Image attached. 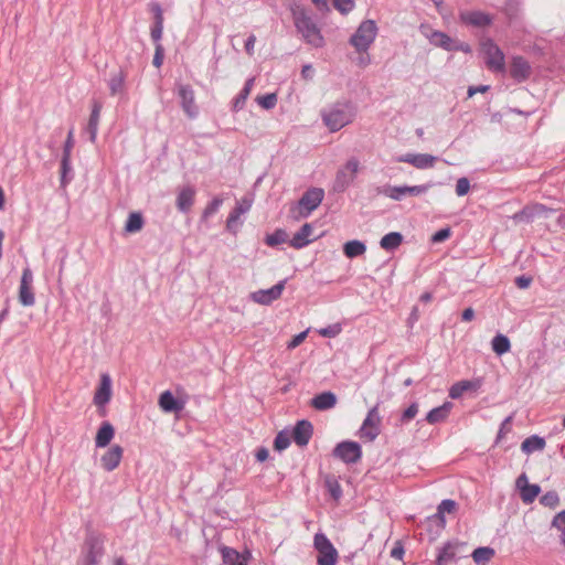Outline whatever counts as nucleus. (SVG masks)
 <instances>
[{"label":"nucleus","instance_id":"1","mask_svg":"<svg viewBox=\"0 0 565 565\" xmlns=\"http://www.w3.org/2000/svg\"><path fill=\"white\" fill-rule=\"evenodd\" d=\"M355 116L356 107L350 100H337L321 109V119L331 132L350 125Z\"/></svg>","mask_w":565,"mask_h":565},{"label":"nucleus","instance_id":"2","mask_svg":"<svg viewBox=\"0 0 565 565\" xmlns=\"http://www.w3.org/2000/svg\"><path fill=\"white\" fill-rule=\"evenodd\" d=\"M290 11L295 26L301 34L303 41L316 49L322 47L324 45V39L307 10L301 4L294 2L290 6Z\"/></svg>","mask_w":565,"mask_h":565},{"label":"nucleus","instance_id":"3","mask_svg":"<svg viewBox=\"0 0 565 565\" xmlns=\"http://www.w3.org/2000/svg\"><path fill=\"white\" fill-rule=\"evenodd\" d=\"M379 33L377 24L374 20L362 21L354 33L349 39V44L356 53L369 52Z\"/></svg>","mask_w":565,"mask_h":565},{"label":"nucleus","instance_id":"4","mask_svg":"<svg viewBox=\"0 0 565 565\" xmlns=\"http://www.w3.org/2000/svg\"><path fill=\"white\" fill-rule=\"evenodd\" d=\"M481 53L487 67L494 72L505 73V57L502 50L490 39L481 42Z\"/></svg>","mask_w":565,"mask_h":565},{"label":"nucleus","instance_id":"5","mask_svg":"<svg viewBox=\"0 0 565 565\" xmlns=\"http://www.w3.org/2000/svg\"><path fill=\"white\" fill-rule=\"evenodd\" d=\"M105 537L97 533H89L84 544L83 565H97L104 556Z\"/></svg>","mask_w":565,"mask_h":565},{"label":"nucleus","instance_id":"6","mask_svg":"<svg viewBox=\"0 0 565 565\" xmlns=\"http://www.w3.org/2000/svg\"><path fill=\"white\" fill-rule=\"evenodd\" d=\"M359 170V159L355 157L350 158L347 163L338 170L333 182V191L339 193L344 192L354 181Z\"/></svg>","mask_w":565,"mask_h":565},{"label":"nucleus","instance_id":"7","mask_svg":"<svg viewBox=\"0 0 565 565\" xmlns=\"http://www.w3.org/2000/svg\"><path fill=\"white\" fill-rule=\"evenodd\" d=\"M313 545L318 552V565H335L339 556L338 551L323 533L315 535Z\"/></svg>","mask_w":565,"mask_h":565},{"label":"nucleus","instance_id":"8","mask_svg":"<svg viewBox=\"0 0 565 565\" xmlns=\"http://www.w3.org/2000/svg\"><path fill=\"white\" fill-rule=\"evenodd\" d=\"M175 93L180 98V105L184 114L194 119L199 115V107L195 104V95L193 88L188 84L178 83Z\"/></svg>","mask_w":565,"mask_h":565},{"label":"nucleus","instance_id":"9","mask_svg":"<svg viewBox=\"0 0 565 565\" xmlns=\"http://www.w3.org/2000/svg\"><path fill=\"white\" fill-rule=\"evenodd\" d=\"M434 183L429 182L419 185H394L387 186L383 190V194L394 201H401L405 195L418 196L426 193Z\"/></svg>","mask_w":565,"mask_h":565},{"label":"nucleus","instance_id":"10","mask_svg":"<svg viewBox=\"0 0 565 565\" xmlns=\"http://www.w3.org/2000/svg\"><path fill=\"white\" fill-rule=\"evenodd\" d=\"M419 31L430 44L437 47H441L446 51H455L458 47L454 39L441 31L433 30L428 24H422Z\"/></svg>","mask_w":565,"mask_h":565},{"label":"nucleus","instance_id":"11","mask_svg":"<svg viewBox=\"0 0 565 565\" xmlns=\"http://www.w3.org/2000/svg\"><path fill=\"white\" fill-rule=\"evenodd\" d=\"M333 456L345 463H355L362 457V449L356 441H341L334 447Z\"/></svg>","mask_w":565,"mask_h":565},{"label":"nucleus","instance_id":"12","mask_svg":"<svg viewBox=\"0 0 565 565\" xmlns=\"http://www.w3.org/2000/svg\"><path fill=\"white\" fill-rule=\"evenodd\" d=\"M19 301L24 307H32L35 303L33 292V273L29 267L22 270L19 286Z\"/></svg>","mask_w":565,"mask_h":565},{"label":"nucleus","instance_id":"13","mask_svg":"<svg viewBox=\"0 0 565 565\" xmlns=\"http://www.w3.org/2000/svg\"><path fill=\"white\" fill-rule=\"evenodd\" d=\"M324 198V191L320 188L309 189L299 200L300 214L307 217L315 211Z\"/></svg>","mask_w":565,"mask_h":565},{"label":"nucleus","instance_id":"14","mask_svg":"<svg viewBox=\"0 0 565 565\" xmlns=\"http://www.w3.org/2000/svg\"><path fill=\"white\" fill-rule=\"evenodd\" d=\"M380 415L377 407L369 411L363 424L360 428L359 435L362 439L373 441L380 435Z\"/></svg>","mask_w":565,"mask_h":565},{"label":"nucleus","instance_id":"15","mask_svg":"<svg viewBox=\"0 0 565 565\" xmlns=\"http://www.w3.org/2000/svg\"><path fill=\"white\" fill-rule=\"evenodd\" d=\"M286 280H280L268 289H259L250 294V299L259 305L268 306L275 300L279 299L284 289Z\"/></svg>","mask_w":565,"mask_h":565},{"label":"nucleus","instance_id":"16","mask_svg":"<svg viewBox=\"0 0 565 565\" xmlns=\"http://www.w3.org/2000/svg\"><path fill=\"white\" fill-rule=\"evenodd\" d=\"M395 161L409 163L417 169L424 170L433 168L437 157L428 153H405L396 157Z\"/></svg>","mask_w":565,"mask_h":565},{"label":"nucleus","instance_id":"17","mask_svg":"<svg viewBox=\"0 0 565 565\" xmlns=\"http://www.w3.org/2000/svg\"><path fill=\"white\" fill-rule=\"evenodd\" d=\"M250 207H252V201L249 199L244 198L241 201H238L236 206L234 207V210L230 213V215L227 217L226 228L230 232L235 233L241 225L239 217L243 214L247 213L250 210Z\"/></svg>","mask_w":565,"mask_h":565},{"label":"nucleus","instance_id":"18","mask_svg":"<svg viewBox=\"0 0 565 565\" xmlns=\"http://www.w3.org/2000/svg\"><path fill=\"white\" fill-rule=\"evenodd\" d=\"M221 553L223 562L226 565H248L252 558V553L247 550L239 553L232 547L224 546L221 548Z\"/></svg>","mask_w":565,"mask_h":565},{"label":"nucleus","instance_id":"19","mask_svg":"<svg viewBox=\"0 0 565 565\" xmlns=\"http://www.w3.org/2000/svg\"><path fill=\"white\" fill-rule=\"evenodd\" d=\"M124 449L119 445L111 446L100 458L102 467L106 471L115 470L122 458Z\"/></svg>","mask_w":565,"mask_h":565},{"label":"nucleus","instance_id":"20","mask_svg":"<svg viewBox=\"0 0 565 565\" xmlns=\"http://www.w3.org/2000/svg\"><path fill=\"white\" fill-rule=\"evenodd\" d=\"M312 431L313 427L310 422L300 420L292 430V439L300 447L307 446L312 436Z\"/></svg>","mask_w":565,"mask_h":565},{"label":"nucleus","instance_id":"21","mask_svg":"<svg viewBox=\"0 0 565 565\" xmlns=\"http://www.w3.org/2000/svg\"><path fill=\"white\" fill-rule=\"evenodd\" d=\"M460 20L473 26H486L492 21L491 17L482 11H462L460 13Z\"/></svg>","mask_w":565,"mask_h":565},{"label":"nucleus","instance_id":"22","mask_svg":"<svg viewBox=\"0 0 565 565\" xmlns=\"http://www.w3.org/2000/svg\"><path fill=\"white\" fill-rule=\"evenodd\" d=\"M111 396V379L108 374H102L100 384L97 388L94 402L98 406L107 404Z\"/></svg>","mask_w":565,"mask_h":565},{"label":"nucleus","instance_id":"23","mask_svg":"<svg viewBox=\"0 0 565 565\" xmlns=\"http://www.w3.org/2000/svg\"><path fill=\"white\" fill-rule=\"evenodd\" d=\"M102 108H103V105L100 102H98V100L93 102L92 113H90L88 125H87V131L89 134V140L92 142H95L96 137H97Z\"/></svg>","mask_w":565,"mask_h":565},{"label":"nucleus","instance_id":"24","mask_svg":"<svg viewBox=\"0 0 565 565\" xmlns=\"http://www.w3.org/2000/svg\"><path fill=\"white\" fill-rule=\"evenodd\" d=\"M510 74L516 81H524L530 75V65L521 56H514L511 62Z\"/></svg>","mask_w":565,"mask_h":565},{"label":"nucleus","instance_id":"25","mask_svg":"<svg viewBox=\"0 0 565 565\" xmlns=\"http://www.w3.org/2000/svg\"><path fill=\"white\" fill-rule=\"evenodd\" d=\"M195 190L192 186L181 189L177 196V207L183 213H188L194 203Z\"/></svg>","mask_w":565,"mask_h":565},{"label":"nucleus","instance_id":"26","mask_svg":"<svg viewBox=\"0 0 565 565\" xmlns=\"http://www.w3.org/2000/svg\"><path fill=\"white\" fill-rule=\"evenodd\" d=\"M158 403L166 413H177L183 409V403L178 401L170 391L161 393Z\"/></svg>","mask_w":565,"mask_h":565},{"label":"nucleus","instance_id":"27","mask_svg":"<svg viewBox=\"0 0 565 565\" xmlns=\"http://www.w3.org/2000/svg\"><path fill=\"white\" fill-rule=\"evenodd\" d=\"M337 404V396L332 392H323L311 399V406L318 411L333 408Z\"/></svg>","mask_w":565,"mask_h":565},{"label":"nucleus","instance_id":"28","mask_svg":"<svg viewBox=\"0 0 565 565\" xmlns=\"http://www.w3.org/2000/svg\"><path fill=\"white\" fill-rule=\"evenodd\" d=\"M481 386V381H460L455 383L449 390V396L457 399L462 396L467 391H478Z\"/></svg>","mask_w":565,"mask_h":565},{"label":"nucleus","instance_id":"29","mask_svg":"<svg viewBox=\"0 0 565 565\" xmlns=\"http://www.w3.org/2000/svg\"><path fill=\"white\" fill-rule=\"evenodd\" d=\"M115 429L113 425L108 422H104L102 426L99 427L96 438H95V445L98 448H104L109 445L111 439L114 438Z\"/></svg>","mask_w":565,"mask_h":565},{"label":"nucleus","instance_id":"30","mask_svg":"<svg viewBox=\"0 0 565 565\" xmlns=\"http://www.w3.org/2000/svg\"><path fill=\"white\" fill-rule=\"evenodd\" d=\"M311 234H312L311 225L308 223L303 224L301 226V228L290 239V245L297 249L307 246L311 242V239H310Z\"/></svg>","mask_w":565,"mask_h":565},{"label":"nucleus","instance_id":"31","mask_svg":"<svg viewBox=\"0 0 565 565\" xmlns=\"http://www.w3.org/2000/svg\"><path fill=\"white\" fill-rule=\"evenodd\" d=\"M126 74L122 70L114 72L108 81L110 95L115 96L124 93Z\"/></svg>","mask_w":565,"mask_h":565},{"label":"nucleus","instance_id":"32","mask_svg":"<svg viewBox=\"0 0 565 565\" xmlns=\"http://www.w3.org/2000/svg\"><path fill=\"white\" fill-rule=\"evenodd\" d=\"M451 403L446 402L439 407H435L426 415V420L429 424H437L445 420L451 409Z\"/></svg>","mask_w":565,"mask_h":565},{"label":"nucleus","instance_id":"33","mask_svg":"<svg viewBox=\"0 0 565 565\" xmlns=\"http://www.w3.org/2000/svg\"><path fill=\"white\" fill-rule=\"evenodd\" d=\"M457 545L448 543L439 552L436 565H450L456 561Z\"/></svg>","mask_w":565,"mask_h":565},{"label":"nucleus","instance_id":"34","mask_svg":"<svg viewBox=\"0 0 565 565\" xmlns=\"http://www.w3.org/2000/svg\"><path fill=\"white\" fill-rule=\"evenodd\" d=\"M152 11L154 12V24L151 29V38L154 42H159L163 32V13L158 3L153 4Z\"/></svg>","mask_w":565,"mask_h":565},{"label":"nucleus","instance_id":"35","mask_svg":"<svg viewBox=\"0 0 565 565\" xmlns=\"http://www.w3.org/2000/svg\"><path fill=\"white\" fill-rule=\"evenodd\" d=\"M254 83H255V78L252 77V78H248L246 82H245V85L243 87V89L241 90V93L235 97L234 102H233V110L234 111H238L241 109H243V107L245 106V103H246V99L248 98L253 87H254Z\"/></svg>","mask_w":565,"mask_h":565},{"label":"nucleus","instance_id":"36","mask_svg":"<svg viewBox=\"0 0 565 565\" xmlns=\"http://www.w3.org/2000/svg\"><path fill=\"white\" fill-rule=\"evenodd\" d=\"M365 252V244L358 239L349 241L343 245V253L348 258L362 256Z\"/></svg>","mask_w":565,"mask_h":565},{"label":"nucleus","instance_id":"37","mask_svg":"<svg viewBox=\"0 0 565 565\" xmlns=\"http://www.w3.org/2000/svg\"><path fill=\"white\" fill-rule=\"evenodd\" d=\"M403 242V235L398 232H391L384 235L380 241V246L385 250H394Z\"/></svg>","mask_w":565,"mask_h":565},{"label":"nucleus","instance_id":"38","mask_svg":"<svg viewBox=\"0 0 565 565\" xmlns=\"http://www.w3.org/2000/svg\"><path fill=\"white\" fill-rule=\"evenodd\" d=\"M544 447L545 440L536 435L527 437L521 445V449L525 454H532L537 450H543Z\"/></svg>","mask_w":565,"mask_h":565},{"label":"nucleus","instance_id":"39","mask_svg":"<svg viewBox=\"0 0 565 565\" xmlns=\"http://www.w3.org/2000/svg\"><path fill=\"white\" fill-rule=\"evenodd\" d=\"M491 347L493 352H495L498 355H502L510 351L511 343L507 335L499 333L492 339Z\"/></svg>","mask_w":565,"mask_h":565},{"label":"nucleus","instance_id":"40","mask_svg":"<svg viewBox=\"0 0 565 565\" xmlns=\"http://www.w3.org/2000/svg\"><path fill=\"white\" fill-rule=\"evenodd\" d=\"M143 226L142 215L138 212H132L129 214L128 220L125 225V230L128 233H137Z\"/></svg>","mask_w":565,"mask_h":565},{"label":"nucleus","instance_id":"41","mask_svg":"<svg viewBox=\"0 0 565 565\" xmlns=\"http://www.w3.org/2000/svg\"><path fill=\"white\" fill-rule=\"evenodd\" d=\"M494 550L489 546L478 547L472 552V558L477 564L489 562L494 556Z\"/></svg>","mask_w":565,"mask_h":565},{"label":"nucleus","instance_id":"42","mask_svg":"<svg viewBox=\"0 0 565 565\" xmlns=\"http://www.w3.org/2000/svg\"><path fill=\"white\" fill-rule=\"evenodd\" d=\"M456 507L457 503L450 499H446L440 502L435 516L439 519L443 526L446 523L445 513H452L456 510Z\"/></svg>","mask_w":565,"mask_h":565},{"label":"nucleus","instance_id":"43","mask_svg":"<svg viewBox=\"0 0 565 565\" xmlns=\"http://www.w3.org/2000/svg\"><path fill=\"white\" fill-rule=\"evenodd\" d=\"M540 492H541V487L539 484L530 483L527 487H525L524 489H522L520 491V497H521V500L525 504H530L536 499V497L540 494Z\"/></svg>","mask_w":565,"mask_h":565},{"label":"nucleus","instance_id":"44","mask_svg":"<svg viewBox=\"0 0 565 565\" xmlns=\"http://www.w3.org/2000/svg\"><path fill=\"white\" fill-rule=\"evenodd\" d=\"M551 526L561 533L559 542L565 545V510H562L553 518Z\"/></svg>","mask_w":565,"mask_h":565},{"label":"nucleus","instance_id":"45","mask_svg":"<svg viewBox=\"0 0 565 565\" xmlns=\"http://www.w3.org/2000/svg\"><path fill=\"white\" fill-rule=\"evenodd\" d=\"M288 241V234L284 230H276L273 234L266 237V244L269 246H276Z\"/></svg>","mask_w":565,"mask_h":565},{"label":"nucleus","instance_id":"46","mask_svg":"<svg viewBox=\"0 0 565 565\" xmlns=\"http://www.w3.org/2000/svg\"><path fill=\"white\" fill-rule=\"evenodd\" d=\"M71 156L63 153L61 160V184L65 186L68 183L67 173L71 172Z\"/></svg>","mask_w":565,"mask_h":565},{"label":"nucleus","instance_id":"47","mask_svg":"<svg viewBox=\"0 0 565 565\" xmlns=\"http://www.w3.org/2000/svg\"><path fill=\"white\" fill-rule=\"evenodd\" d=\"M540 503L544 507L555 509L559 504V497L556 491H548L540 498Z\"/></svg>","mask_w":565,"mask_h":565},{"label":"nucleus","instance_id":"48","mask_svg":"<svg viewBox=\"0 0 565 565\" xmlns=\"http://www.w3.org/2000/svg\"><path fill=\"white\" fill-rule=\"evenodd\" d=\"M290 445V435L286 431H280L277 434L274 440V447L278 451H282L287 449Z\"/></svg>","mask_w":565,"mask_h":565},{"label":"nucleus","instance_id":"49","mask_svg":"<svg viewBox=\"0 0 565 565\" xmlns=\"http://www.w3.org/2000/svg\"><path fill=\"white\" fill-rule=\"evenodd\" d=\"M256 102L264 109H271L277 104V96H276V94H273V93L262 95L256 98Z\"/></svg>","mask_w":565,"mask_h":565},{"label":"nucleus","instance_id":"50","mask_svg":"<svg viewBox=\"0 0 565 565\" xmlns=\"http://www.w3.org/2000/svg\"><path fill=\"white\" fill-rule=\"evenodd\" d=\"M326 486L328 488V491L329 493L331 494V497L335 500L340 499L341 495H342V489H341V486L340 483L333 479V478H328L326 480Z\"/></svg>","mask_w":565,"mask_h":565},{"label":"nucleus","instance_id":"51","mask_svg":"<svg viewBox=\"0 0 565 565\" xmlns=\"http://www.w3.org/2000/svg\"><path fill=\"white\" fill-rule=\"evenodd\" d=\"M223 204L222 198H214L203 211V218H209L214 215Z\"/></svg>","mask_w":565,"mask_h":565},{"label":"nucleus","instance_id":"52","mask_svg":"<svg viewBox=\"0 0 565 565\" xmlns=\"http://www.w3.org/2000/svg\"><path fill=\"white\" fill-rule=\"evenodd\" d=\"M469 190L470 181L466 177L459 178L456 183V194L458 196H463L468 194Z\"/></svg>","mask_w":565,"mask_h":565},{"label":"nucleus","instance_id":"53","mask_svg":"<svg viewBox=\"0 0 565 565\" xmlns=\"http://www.w3.org/2000/svg\"><path fill=\"white\" fill-rule=\"evenodd\" d=\"M342 328L339 323L328 326L327 328L320 329L318 332L324 338H334L341 332Z\"/></svg>","mask_w":565,"mask_h":565},{"label":"nucleus","instance_id":"54","mask_svg":"<svg viewBox=\"0 0 565 565\" xmlns=\"http://www.w3.org/2000/svg\"><path fill=\"white\" fill-rule=\"evenodd\" d=\"M417 413H418V404L417 403L411 404L402 414L401 422L403 424L411 422L417 415Z\"/></svg>","mask_w":565,"mask_h":565},{"label":"nucleus","instance_id":"55","mask_svg":"<svg viewBox=\"0 0 565 565\" xmlns=\"http://www.w3.org/2000/svg\"><path fill=\"white\" fill-rule=\"evenodd\" d=\"M333 6L341 13H348L353 10L354 1L353 0H332Z\"/></svg>","mask_w":565,"mask_h":565},{"label":"nucleus","instance_id":"56","mask_svg":"<svg viewBox=\"0 0 565 565\" xmlns=\"http://www.w3.org/2000/svg\"><path fill=\"white\" fill-rule=\"evenodd\" d=\"M450 235H451V231L449 227L441 228V230L437 231L431 236V242L433 243H441V242L446 241L447 238H449Z\"/></svg>","mask_w":565,"mask_h":565},{"label":"nucleus","instance_id":"57","mask_svg":"<svg viewBox=\"0 0 565 565\" xmlns=\"http://www.w3.org/2000/svg\"><path fill=\"white\" fill-rule=\"evenodd\" d=\"M533 217V210L525 207L522 211L514 214L513 218L516 222H530Z\"/></svg>","mask_w":565,"mask_h":565},{"label":"nucleus","instance_id":"58","mask_svg":"<svg viewBox=\"0 0 565 565\" xmlns=\"http://www.w3.org/2000/svg\"><path fill=\"white\" fill-rule=\"evenodd\" d=\"M307 334H308V331L306 330V331L300 332L297 335H295L292 338V340L288 343V348L289 349H295L298 345H300L305 341Z\"/></svg>","mask_w":565,"mask_h":565},{"label":"nucleus","instance_id":"59","mask_svg":"<svg viewBox=\"0 0 565 565\" xmlns=\"http://www.w3.org/2000/svg\"><path fill=\"white\" fill-rule=\"evenodd\" d=\"M162 62H163V47L160 44H157L152 63L156 67H160L162 65Z\"/></svg>","mask_w":565,"mask_h":565},{"label":"nucleus","instance_id":"60","mask_svg":"<svg viewBox=\"0 0 565 565\" xmlns=\"http://www.w3.org/2000/svg\"><path fill=\"white\" fill-rule=\"evenodd\" d=\"M512 418L513 416H508L501 424L500 426V429H499V433H498V438H501L504 434L509 433L510 431V426H511V423H512Z\"/></svg>","mask_w":565,"mask_h":565},{"label":"nucleus","instance_id":"61","mask_svg":"<svg viewBox=\"0 0 565 565\" xmlns=\"http://www.w3.org/2000/svg\"><path fill=\"white\" fill-rule=\"evenodd\" d=\"M356 64L360 67H366L371 64V57L369 55V52L358 53Z\"/></svg>","mask_w":565,"mask_h":565},{"label":"nucleus","instance_id":"62","mask_svg":"<svg viewBox=\"0 0 565 565\" xmlns=\"http://www.w3.org/2000/svg\"><path fill=\"white\" fill-rule=\"evenodd\" d=\"M74 147V138H73V129L68 131L67 139L64 145L63 153H67L71 156L72 149Z\"/></svg>","mask_w":565,"mask_h":565},{"label":"nucleus","instance_id":"63","mask_svg":"<svg viewBox=\"0 0 565 565\" xmlns=\"http://www.w3.org/2000/svg\"><path fill=\"white\" fill-rule=\"evenodd\" d=\"M532 282V278L527 276H519L515 278V285L521 288L525 289L527 288Z\"/></svg>","mask_w":565,"mask_h":565},{"label":"nucleus","instance_id":"64","mask_svg":"<svg viewBox=\"0 0 565 565\" xmlns=\"http://www.w3.org/2000/svg\"><path fill=\"white\" fill-rule=\"evenodd\" d=\"M530 483H529V479H527V476L525 473H521L516 481H515V487L519 491H521L522 489H524L525 487H527Z\"/></svg>","mask_w":565,"mask_h":565}]
</instances>
